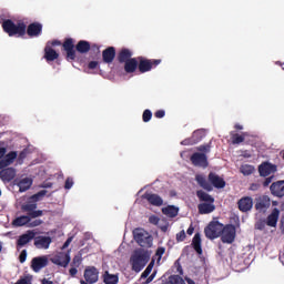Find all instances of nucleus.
<instances>
[{
    "label": "nucleus",
    "instance_id": "f257e3e1",
    "mask_svg": "<svg viewBox=\"0 0 284 284\" xmlns=\"http://www.w3.org/2000/svg\"><path fill=\"white\" fill-rule=\"evenodd\" d=\"M2 30L9 34V37H28L31 39L34 37H41L43 32V24L41 22H32L26 26V22L19 21L17 24L11 19H7L2 22Z\"/></svg>",
    "mask_w": 284,
    "mask_h": 284
},
{
    "label": "nucleus",
    "instance_id": "f03ea898",
    "mask_svg": "<svg viewBox=\"0 0 284 284\" xmlns=\"http://www.w3.org/2000/svg\"><path fill=\"white\" fill-rule=\"evenodd\" d=\"M40 196H45V191L38 192L30 197V201L22 204L21 210L22 212H26L27 215H21L13 220V225L16 227H23V225H28L32 219H39V216H43V211L37 210V201H39Z\"/></svg>",
    "mask_w": 284,
    "mask_h": 284
},
{
    "label": "nucleus",
    "instance_id": "7ed1b4c3",
    "mask_svg": "<svg viewBox=\"0 0 284 284\" xmlns=\"http://www.w3.org/2000/svg\"><path fill=\"white\" fill-rule=\"evenodd\" d=\"M195 181L197 185H200V187H202L206 192H212L214 187L216 190H223V187H225L226 185L225 180L214 172L209 173L207 180L205 179V176L197 174L195 176Z\"/></svg>",
    "mask_w": 284,
    "mask_h": 284
},
{
    "label": "nucleus",
    "instance_id": "20e7f679",
    "mask_svg": "<svg viewBox=\"0 0 284 284\" xmlns=\"http://www.w3.org/2000/svg\"><path fill=\"white\" fill-rule=\"evenodd\" d=\"M150 261V255L143 251H135L131 256V265L133 272H141L148 262Z\"/></svg>",
    "mask_w": 284,
    "mask_h": 284
},
{
    "label": "nucleus",
    "instance_id": "39448f33",
    "mask_svg": "<svg viewBox=\"0 0 284 284\" xmlns=\"http://www.w3.org/2000/svg\"><path fill=\"white\" fill-rule=\"evenodd\" d=\"M134 241L140 245V247H152L154 239L148 231L143 229H135L133 231Z\"/></svg>",
    "mask_w": 284,
    "mask_h": 284
},
{
    "label": "nucleus",
    "instance_id": "423d86ee",
    "mask_svg": "<svg viewBox=\"0 0 284 284\" xmlns=\"http://www.w3.org/2000/svg\"><path fill=\"white\" fill-rule=\"evenodd\" d=\"M224 225L219 221H212L209 225L204 229V234L206 239L210 241H214V239H219L223 232Z\"/></svg>",
    "mask_w": 284,
    "mask_h": 284
},
{
    "label": "nucleus",
    "instance_id": "0eeeda50",
    "mask_svg": "<svg viewBox=\"0 0 284 284\" xmlns=\"http://www.w3.org/2000/svg\"><path fill=\"white\" fill-rule=\"evenodd\" d=\"M220 236H221L222 243L232 245V243L236 241V226H234V224L224 225Z\"/></svg>",
    "mask_w": 284,
    "mask_h": 284
},
{
    "label": "nucleus",
    "instance_id": "6e6552de",
    "mask_svg": "<svg viewBox=\"0 0 284 284\" xmlns=\"http://www.w3.org/2000/svg\"><path fill=\"white\" fill-rule=\"evenodd\" d=\"M161 64L160 59H145L143 57H138V70L141 74H145V72H150L152 68H156V65Z\"/></svg>",
    "mask_w": 284,
    "mask_h": 284
},
{
    "label": "nucleus",
    "instance_id": "1a4fd4ad",
    "mask_svg": "<svg viewBox=\"0 0 284 284\" xmlns=\"http://www.w3.org/2000/svg\"><path fill=\"white\" fill-rule=\"evenodd\" d=\"M83 276L84 280H81L80 284L99 283V268L97 266H87Z\"/></svg>",
    "mask_w": 284,
    "mask_h": 284
},
{
    "label": "nucleus",
    "instance_id": "9d476101",
    "mask_svg": "<svg viewBox=\"0 0 284 284\" xmlns=\"http://www.w3.org/2000/svg\"><path fill=\"white\" fill-rule=\"evenodd\" d=\"M62 50L65 52V60L72 63L77 59V50L74 49V39L67 38L62 43Z\"/></svg>",
    "mask_w": 284,
    "mask_h": 284
},
{
    "label": "nucleus",
    "instance_id": "9b49d317",
    "mask_svg": "<svg viewBox=\"0 0 284 284\" xmlns=\"http://www.w3.org/2000/svg\"><path fill=\"white\" fill-rule=\"evenodd\" d=\"M71 260L72 258L70 257V251H68L67 253L60 252L50 258L53 265H59L60 267H68Z\"/></svg>",
    "mask_w": 284,
    "mask_h": 284
},
{
    "label": "nucleus",
    "instance_id": "f8f14e48",
    "mask_svg": "<svg viewBox=\"0 0 284 284\" xmlns=\"http://www.w3.org/2000/svg\"><path fill=\"white\" fill-rule=\"evenodd\" d=\"M205 139V130L204 129H197L192 133V136L189 139H185L182 142V145H196V143H201Z\"/></svg>",
    "mask_w": 284,
    "mask_h": 284
},
{
    "label": "nucleus",
    "instance_id": "ddd939ff",
    "mask_svg": "<svg viewBox=\"0 0 284 284\" xmlns=\"http://www.w3.org/2000/svg\"><path fill=\"white\" fill-rule=\"evenodd\" d=\"M191 163L195 168H203V169L210 165V163L207 162V155L205 153H199V152H195L191 155Z\"/></svg>",
    "mask_w": 284,
    "mask_h": 284
},
{
    "label": "nucleus",
    "instance_id": "4468645a",
    "mask_svg": "<svg viewBox=\"0 0 284 284\" xmlns=\"http://www.w3.org/2000/svg\"><path fill=\"white\" fill-rule=\"evenodd\" d=\"M277 170V166L275 164H272L270 162H263L258 165V173L260 176H270V174H275Z\"/></svg>",
    "mask_w": 284,
    "mask_h": 284
},
{
    "label": "nucleus",
    "instance_id": "2eb2a0df",
    "mask_svg": "<svg viewBox=\"0 0 284 284\" xmlns=\"http://www.w3.org/2000/svg\"><path fill=\"white\" fill-rule=\"evenodd\" d=\"M43 267H48V257L47 256H38L33 257L31 261V270L36 273H39L43 270Z\"/></svg>",
    "mask_w": 284,
    "mask_h": 284
},
{
    "label": "nucleus",
    "instance_id": "dca6fc26",
    "mask_svg": "<svg viewBox=\"0 0 284 284\" xmlns=\"http://www.w3.org/2000/svg\"><path fill=\"white\" fill-rule=\"evenodd\" d=\"M240 212H250L254 207V200L251 196H243L237 201Z\"/></svg>",
    "mask_w": 284,
    "mask_h": 284
},
{
    "label": "nucleus",
    "instance_id": "f3484780",
    "mask_svg": "<svg viewBox=\"0 0 284 284\" xmlns=\"http://www.w3.org/2000/svg\"><path fill=\"white\" fill-rule=\"evenodd\" d=\"M271 194L277 196V199H283L284 196V180L273 182L270 186Z\"/></svg>",
    "mask_w": 284,
    "mask_h": 284
},
{
    "label": "nucleus",
    "instance_id": "a211bd4d",
    "mask_svg": "<svg viewBox=\"0 0 284 284\" xmlns=\"http://www.w3.org/2000/svg\"><path fill=\"white\" fill-rule=\"evenodd\" d=\"M272 205V200L267 195L261 196L255 203V210L257 212H267Z\"/></svg>",
    "mask_w": 284,
    "mask_h": 284
},
{
    "label": "nucleus",
    "instance_id": "6ab92c4d",
    "mask_svg": "<svg viewBox=\"0 0 284 284\" xmlns=\"http://www.w3.org/2000/svg\"><path fill=\"white\" fill-rule=\"evenodd\" d=\"M0 179L3 183H10L17 176V170L14 168H4L0 169Z\"/></svg>",
    "mask_w": 284,
    "mask_h": 284
},
{
    "label": "nucleus",
    "instance_id": "aec40b11",
    "mask_svg": "<svg viewBox=\"0 0 284 284\" xmlns=\"http://www.w3.org/2000/svg\"><path fill=\"white\" fill-rule=\"evenodd\" d=\"M142 199H145L150 205H154V207H161L163 205V197H161L156 193H144Z\"/></svg>",
    "mask_w": 284,
    "mask_h": 284
},
{
    "label": "nucleus",
    "instance_id": "412c9836",
    "mask_svg": "<svg viewBox=\"0 0 284 284\" xmlns=\"http://www.w3.org/2000/svg\"><path fill=\"white\" fill-rule=\"evenodd\" d=\"M34 236H37V233L34 231H27L17 240V247H24V245H28V243L33 241Z\"/></svg>",
    "mask_w": 284,
    "mask_h": 284
},
{
    "label": "nucleus",
    "instance_id": "4be33fe9",
    "mask_svg": "<svg viewBox=\"0 0 284 284\" xmlns=\"http://www.w3.org/2000/svg\"><path fill=\"white\" fill-rule=\"evenodd\" d=\"M116 58V49L114 47H109L102 51L103 63H112Z\"/></svg>",
    "mask_w": 284,
    "mask_h": 284
},
{
    "label": "nucleus",
    "instance_id": "5701e85b",
    "mask_svg": "<svg viewBox=\"0 0 284 284\" xmlns=\"http://www.w3.org/2000/svg\"><path fill=\"white\" fill-rule=\"evenodd\" d=\"M52 243V237L50 236H38L34 239V245L38 250H48Z\"/></svg>",
    "mask_w": 284,
    "mask_h": 284
},
{
    "label": "nucleus",
    "instance_id": "b1692460",
    "mask_svg": "<svg viewBox=\"0 0 284 284\" xmlns=\"http://www.w3.org/2000/svg\"><path fill=\"white\" fill-rule=\"evenodd\" d=\"M136 68H139V58H132L124 62V72H126V74L136 72Z\"/></svg>",
    "mask_w": 284,
    "mask_h": 284
},
{
    "label": "nucleus",
    "instance_id": "393cba45",
    "mask_svg": "<svg viewBox=\"0 0 284 284\" xmlns=\"http://www.w3.org/2000/svg\"><path fill=\"white\" fill-rule=\"evenodd\" d=\"M44 59L48 62L57 61V59H59V53L50 47V42H48L44 48Z\"/></svg>",
    "mask_w": 284,
    "mask_h": 284
},
{
    "label": "nucleus",
    "instance_id": "a878e982",
    "mask_svg": "<svg viewBox=\"0 0 284 284\" xmlns=\"http://www.w3.org/2000/svg\"><path fill=\"white\" fill-rule=\"evenodd\" d=\"M17 159V152L11 151L9 152L4 159L0 161V170H3L4 168H8L9 165H12L14 163V160Z\"/></svg>",
    "mask_w": 284,
    "mask_h": 284
},
{
    "label": "nucleus",
    "instance_id": "bb28decb",
    "mask_svg": "<svg viewBox=\"0 0 284 284\" xmlns=\"http://www.w3.org/2000/svg\"><path fill=\"white\" fill-rule=\"evenodd\" d=\"M280 214L281 211L278 209H273L272 213L266 217V225L268 227H276Z\"/></svg>",
    "mask_w": 284,
    "mask_h": 284
},
{
    "label": "nucleus",
    "instance_id": "cd10ccee",
    "mask_svg": "<svg viewBox=\"0 0 284 284\" xmlns=\"http://www.w3.org/2000/svg\"><path fill=\"white\" fill-rule=\"evenodd\" d=\"M162 214L168 216V219H176V216H179V206L168 205L162 207Z\"/></svg>",
    "mask_w": 284,
    "mask_h": 284
},
{
    "label": "nucleus",
    "instance_id": "c85d7f7f",
    "mask_svg": "<svg viewBox=\"0 0 284 284\" xmlns=\"http://www.w3.org/2000/svg\"><path fill=\"white\" fill-rule=\"evenodd\" d=\"M199 214H212L214 210H216V206L214 203L204 202L197 205Z\"/></svg>",
    "mask_w": 284,
    "mask_h": 284
},
{
    "label": "nucleus",
    "instance_id": "c756f323",
    "mask_svg": "<svg viewBox=\"0 0 284 284\" xmlns=\"http://www.w3.org/2000/svg\"><path fill=\"white\" fill-rule=\"evenodd\" d=\"M116 59L119 63H126V61L132 59V51L130 49L123 48L119 51Z\"/></svg>",
    "mask_w": 284,
    "mask_h": 284
},
{
    "label": "nucleus",
    "instance_id": "7c9ffc66",
    "mask_svg": "<svg viewBox=\"0 0 284 284\" xmlns=\"http://www.w3.org/2000/svg\"><path fill=\"white\" fill-rule=\"evenodd\" d=\"M91 48H92V44H90V42H88L87 40H80L75 45V50L80 54H88Z\"/></svg>",
    "mask_w": 284,
    "mask_h": 284
},
{
    "label": "nucleus",
    "instance_id": "2f4dec72",
    "mask_svg": "<svg viewBox=\"0 0 284 284\" xmlns=\"http://www.w3.org/2000/svg\"><path fill=\"white\" fill-rule=\"evenodd\" d=\"M19 187V192H28L30 187H32V179L30 178H23L17 183Z\"/></svg>",
    "mask_w": 284,
    "mask_h": 284
},
{
    "label": "nucleus",
    "instance_id": "473e14b6",
    "mask_svg": "<svg viewBox=\"0 0 284 284\" xmlns=\"http://www.w3.org/2000/svg\"><path fill=\"white\" fill-rule=\"evenodd\" d=\"M102 281L104 284H116L119 283V275L110 274L105 271L102 275Z\"/></svg>",
    "mask_w": 284,
    "mask_h": 284
},
{
    "label": "nucleus",
    "instance_id": "72a5a7b5",
    "mask_svg": "<svg viewBox=\"0 0 284 284\" xmlns=\"http://www.w3.org/2000/svg\"><path fill=\"white\" fill-rule=\"evenodd\" d=\"M196 196L202 203H214V199L212 197V195L207 194L203 190L196 191Z\"/></svg>",
    "mask_w": 284,
    "mask_h": 284
},
{
    "label": "nucleus",
    "instance_id": "f704fd0d",
    "mask_svg": "<svg viewBox=\"0 0 284 284\" xmlns=\"http://www.w3.org/2000/svg\"><path fill=\"white\" fill-rule=\"evenodd\" d=\"M192 246L197 254H203V248L201 247V233H195L192 240Z\"/></svg>",
    "mask_w": 284,
    "mask_h": 284
},
{
    "label": "nucleus",
    "instance_id": "c9c22d12",
    "mask_svg": "<svg viewBox=\"0 0 284 284\" xmlns=\"http://www.w3.org/2000/svg\"><path fill=\"white\" fill-rule=\"evenodd\" d=\"M254 170H255L254 166L250 164H243L240 168V172H242L244 176H250L251 174H254Z\"/></svg>",
    "mask_w": 284,
    "mask_h": 284
},
{
    "label": "nucleus",
    "instance_id": "e433bc0d",
    "mask_svg": "<svg viewBox=\"0 0 284 284\" xmlns=\"http://www.w3.org/2000/svg\"><path fill=\"white\" fill-rule=\"evenodd\" d=\"M231 141L233 145H239L245 141V135H239L237 133L231 132Z\"/></svg>",
    "mask_w": 284,
    "mask_h": 284
},
{
    "label": "nucleus",
    "instance_id": "4c0bfd02",
    "mask_svg": "<svg viewBox=\"0 0 284 284\" xmlns=\"http://www.w3.org/2000/svg\"><path fill=\"white\" fill-rule=\"evenodd\" d=\"M81 263H83V256L81 253H78L72 260L71 267H80Z\"/></svg>",
    "mask_w": 284,
    "mask_h": 284
},
{
    "label": "nucleus",
    "instance_id": "58836bf2",
    "mask_svg": "<svg viewBox=\"0 0 284 284\" xmlns=\"http://www.w3.org/2000/svg\"><path fill=\"white\" fill-rule=\"evenodd\" d=\"M169 282L171 284H185V280H183V277H181V275H171L169 277Z\"/></svg>",
    "mask_w": 284,
    "mask_h": 284
},
{
    "label": "nucleus",
    "instance_id": "ea45409f",
    "mask_svg": "<svg viewBox=\"0 0 284 284\" xmlns=\"http://www.w3.org/2000/svg\"><path fill=\"white\" fill-rule=\"evenodd\" d=\"M154 268V261L150 262L144 272L141 274V278H148L150 274H152V270Z\"/></svg>",
    "mask_w": 284,
    "mask_h": 284
},
{
    "label": "nucleus",
    "instance_id": "a19ab883",
    "mask_svg": "<svg viewBox=\"0 0 284 284\" xmlns=\"http://www.w3.org/2000/svg\"><path fill=\"white\" fill-rule=\"evenodd\" d=\"M142 121L144 123H150V121H152V111H150V109L143 111Z\"/></svg>",
    "mask_w": 284,
    "mask_h": 284
},
{
    "label": "nucleus",
    "instance_id": "79ce46f5",
    "mask_svg": "<svg viewBox=\"0 0 284 284\" xmlns=\"http://www.w3.org/2000/svg\"><path fill=\"white\" fill-rule=\"evenodd\" d=\"M212 150V143H207V144H202L200 146H197V151L199 152H203L204 154H209V152Z\"/></svg>",
    "mask_w": 284,
    "mask_h": 284
},
{
    "label": "nucleus",
    "instance_id": "37998d69",
    "mask_svg": "<svg viewBox=\"0 0 284 284\" xmlns=\"http://www.w3.org/2000/svg\"><path fill=\"white\" fill-rule=\"evenodd\" d=\"M28 156V149H23L18 155V163H23V160Z\"/></svg>",
    "mask_w": 284,
    "mask_h": 284
},
{
    "label": "nucleus",
    "instance_id": "c03bdc74",
    "mask_svg": "<svg viewBox=\"0 0 284 284\" xmlns=\"http://www.w3.org/2000/svg\"><path fill=\"white\" fill-rule=\"evenodd\" d=\"M186 235H185V231L182 230L176 234V242L178 243H183V241H185Z\"/></svg>",
    "mask_w": 284,
    "mask_h": 284
},
{
    "label": "nucleus",
    "instance_id": "a18cd8bd",
    "mask_svg": "<svg viewBox=\"0 0 284 284\" xmlns=\"http://www.w3.org/2000/svg\"><path fill=\"white\" fill-rule=\"evenodd\" d=\"M72 185H74V180L72 178H68L64 182V190H72Z\"/></svg>",
    "mask_w": 284,
    "mask_h": 284
},
{
    "label": "nucleus",
    "instance_id": "49530a36",
    "mask_svg": "<svg viewBox=\"0 0 284 284\" xmlns=\"http://www.w3.org/2000/svg\"><path fill=\"white\" fill-rule=\"evenodd\" d=\"M28 258V251L23 250L19 255V262L26 263V260Z\"/></svg>",
    "mask_w": 284,
    "mask_h": 284
},
{
    "label": "nucleus",
    "instance_id": "de8ad7c7",
    "mask_svg": "<svg viewBox=\"0 0 284 284\" xmlns=\"http://www.w3.org/2000/svg\"><path fill=\"white\" fill-rule=\"evenodd\" d=\"M43 221L41 220H34L29 222V227H39V225H42Z\"/></svg>",
    "mask_w": 284,
    "mask_h": 284
},
{
    "label": "nucleus",
    "instance_id": "09e8293b",
    "mask_svg": "<svg viewBox=\"0 0 284 284\" xmlns=\"http://www.w3.org/2000/svg\"><path fill=\"white\" fill-rule=\"evenodd\" d=\"M159 221H161V219H159V216H156V215H151L149 217V223H151V225H156L159 223Z\"/></svg>",
    "mask_w": 284,
    "mask_h": 284
},
{
    "label": "nucleus",
    "instance_id": "8fccbe9b",
    "mask_svg": "<svg viewBox=\"0 0 284 284\" xmlns=\"http://www.w3.org/2000/svg\"><path fill=\"white\" fill-rule=\"evenodd\" d=\"M163 254H165V247H163V246L158 247V250L155 252V256H159V258H161L163 256Z\"/></svg>",
    "mask_w": 284,
    "mask_h": 284
},
{
    "label": "nucleus",
    "instance_id": "3c124183",
    "mask_svg": "<svg viewBox=\"0 0 284 284\" xmlns=\"http://www.w3.org/2000/svg\"><path fill=\"white\" fill-rule=\"evenodd\" d=\"M155 119H163V116H165V110H158L154 113Z\"/></svg>",
    "mask_w": 284,
    "mask_h": 284
},
{
    "label": "nucleus",
    "instance_id": "603ef678",
    "mask_svg": "<svg viewBox=\"0 0 284 284\" xmlns=\"http://www.w3.org/2000/svg\"><path fill=\"white\" fill-rule=\"evenodd\" d=\"M89 70H97L99 68V62L98 61H91L88 64Z\"/></svg>",
    "mask_w": 284,
    "mask_h": 284
},
{
    "label": "nucleus",
    "instance_id": "864d4df0",
    "mask_svg": "<svg viewBox=\"0 0 284 284\" xmlns=\"http://www.w3.org/2000/svg\"><path fill=\"white\" fill-rule=\"evenodd\" d=\"M273 180H274V176L266 178L263 182V187H267Z\"/></svg>",
    "mask_w": 284,
    "mask_h": 284
},
{
    "label": "nucleus",
    "instance_id": "5fc2aeb1",
    "mask_svg": "<svg viewBox=\"0 0 284 284\" xmlns=\"http://www.w3.org/2000/svg\"><path fill=\"white\" fill-rule=\"evenodd\" d=\"M69 274H70V276L74 277V276H77V274H79V270H77V267L73 266L69 270Z\"/></svg>",
    "mask_w": 284,
    "mask_h": 284
},
{
    "label": "nucleus",
    "instance_id": "6e6d98bb",
    "mask_svg": "<svg viewBox=\"0 0 284 284\" xmlns=\"http://www.w3.org/2000/svg\"><path fill=\"white\" fill-rule=\"evenodd\" d=\"M73 237H68L64 244L62 245V250H67V247H70V243H72Z\"/></svg>",
    "mask_w": 284,
    "mask_h": 284
},
{
    "label": "nucleus",
    "instance_id": "4d7b16f0",
    "mask_svg": "<svg viewBox=\"0 0 284 284\" xmlns=\"http://www.w3.org/2000/svg\"><path fill=\"white\" fill-rule=\"evenodd\" d=\"M156 276V272H153L148 278H146V284L152 283L154 281V277Z\"/></svg>",
    "mask_w": 284,
    "mask_h": 284
},
{
    "label": "nucleus",
    "instance_id": "13d9d810",
    "mask_svg": "<svg viewBox=\"0 0 284 284\" xmlns=\"http://www.w3.org/2000/svg\"><path fill=\"white\" fill-rule=\"evenodd\" d=\"M186 234H189V236H192V234H194V225H190L187 231H186Z\"/></svg>",
    "mask_w": 284,
    "mask_h": 284
},
{
    "label": "nucleus",
    "instance_id": "bf43d9fd",
    "mask_svg": "<svg viewBox=\"0 0 284 284\" xmlns=\"http://www.w3.org/2000/svg\"><path fill=\"white\" fill-rule=\"evenodd\" d=\"M49 45L51 47H57V45H61V41H59V40H53L52 42H49Z\"/></svg>",
    "mask_w": 284,
    "mask_h": 284
},
{
    "label": "nucleus",
    "instance_id": "052dcab7",
    "mask_svg": "<svg viewBox=\"0 0 284 284\" xmlns=\"http://www.w3.org/2000/svg\"><path fill=\"white\" fill-rule=\"evenodd\" d=\"M6 152H7L6 148H0V161L2 156H6Z\"/></svg>",
    "mask_w": 284,
    "mask_h": 284
},
{
    "label": "nucleus",
    "instance_id": "680f3d73",
    "mask_svg": "<svg viewBox=\"0 0 284 284\" xmlns=\"http://www.w3.org/2000/svg\"><path fill=\"white\" fill-rule=\"evenodd\" d=\"M258 187H260L258 184L253 183V184H251L250 190H252L254 192V191L258 190Z\"/></svg>",
    "mask_w": 284,
    "mask_h": 284
},
{
    "label": "nucleus",
    "instance_id": "e2e57ef3",
    "mask_svg": "<svg viewBox=\"0 0 284 284\" xmlns=\"http://www.w3.org/2000/svg\"><path fill=\"white\" fill-rule=\"evenodd\" d=\"M41 284H54V282H52V281H50V280H48V278H43V280L41 281Z\"/></svg>",
    "mask_w": 284,
    "mask_h": 284
},
{
    "label": "nucleus",
    "instance_id": "0e129e2a",
    "mask_svg": "<svg viewBox=\"0 0 284 284\" xmlns=\"http://www.w3.org/2000/svg\"><path fill=\"white\" fill-rule=\"evenodd\" d=\"M178 273L179 275H183V267L181 266V264L178 265Z\"/></svg>",
    "mask_w": 284,
    "mask_h": 284
},
{
    "label": "nucleus",
    "instance_id": "69168bd1",
    "mask_svg": "<svg viewBox=\"0 0 284 284\" xmlns=\"http://www.w3.org/2000/svg\"><path fill=\"white\" fill-rule=\"evenodd\" d=\"M91 50H97V52H99V45L98 44H92Z\"/></svg>",
    "mask_w": 284,
    "mask_h": 284
},
{
    "label": "nucleus",
    "instance_id": "338daca9",
    "mask_svg": "<svg viewBox=\"0 0 284 284\" xmlns=\"http://www.w3.org/2000/svg\"><path fill=\"white\" fill-rule=\"evenodd\" d=\"M234 128H235V130H243V125H241V124H235Z\"/></svg>",
    "mask_w": 284,
    "mask_h": 284
},
{
    "label": "nucleus",
    "instance_id": "774afa93",
    "mask_svg": "<svg viewBox=\"0 0 284 284\" xmlns=\"http://www.w3.org/2000/svg\"><path fill=\"white\" fill-rule=\"evenodd\" d=\"M186 283H189V284H194V282H193L192 278H186Z\"/></svg>",
    "mask_w": 284,
    "mask_h": 284
}]
</instances>
